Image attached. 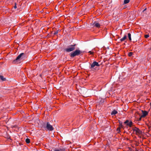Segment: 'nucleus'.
<instances>
[{
    "instance_id": "dca6fc26",
    "label": "nucleus",
    "mask_w": 151,
    "mask_h": 151,
    "mask_svg": "<svg viewBox=\"0 0 151 151\" xmlns=\"http://www.w3.org/2000/svg\"><path fill=\"white\" fill-rule=\"evenodd\" d=\"M130 1L129 0H124V4H127Z\"/></svg>"
},
{
    "instance_id": "39448f33",
    "label": "nucleus",
    "mask_w": 151,
    "mask_h": 151,
    "mask_svg": "<svg viewBox=\"0 0 151 151\" xmlns=\"http://www.w3.org/2000/svg\"><path fill=\"white\" fill-rule=\"evenodd\" d=\"M45 129L46 128L47 130L50 131H52L53 130V128L52 125H51L49 122H47L46 125L44 126Z\"/></svg>"
},
{
    "instance_id": "f03ea898",
    "label": "nucleus",
    "mask_w": 151,
    "mask_h": 151,
    "mask_svg": "<svg viewBox=\"0 0 151 151\" xmlns=\"http://www.w3.org/2000/svg\"><path fill=\"white\" fill-rule=\"evenodd\" d=\"M24 55V53H21L17 57L16 59L13 60V63H18L20 60L23 58Z\"/></svg>"
},
{
    "instance_id": "5701e85b",
    "label": "nucleus",
    "mask_w": 151,
    "mask_h": 151,
    "mask_svg": "<svg viewBox=\"0 0 151 151\" xmlns=\"http://www.w3.org/2000/svg\"><path fill=\"white\" fill-rule=\"evenodd\" d=\"M58 33V31H57L54 32V35H55L57 34Z\"/></svg>"
},
{
    "instance_id": "f257e3e1",
    "label": "nucleus",
    "mask_w": 151,
    "mask_h": 151,
    "mask_svg": "<svg viewBox=\"0 0 151 151\" xmlns=\"http://www.w3.org/2000/svg\"><path fill=\"white\" fill-rule=\"evenodd\" d=\"M82 53V52L79 50H76L75 51L71 52L70 54V56L74 57L76 56H78Z\"/></svg>"
},
{
    "instance_id": "6e6552de",
    "label": "nucleus",
    "mask_w": 151,
    "mask_h": 151,
    "mask_svg": "<svg viewBox=\"0 0 151 151\" xmlns=\"http://www.w3.org/2000/svg\"><path fill=\"white\" fill-rule=\"evenodd\" d=\"M142 112L143 114L141 115V117H145L148 114V112L146 111H142Z\"/></svg>"
},
{
    "instance_id": "9b49d317",
    "label": "nucleus",
    "mask_w": 151,
    "mask_h": 151,
    "mask_svg": "<svg viewBox=\"0 0 151 151\" xmlns=\"http://www.w3.org/2000/svg\"><path fill=\"white\" fill-rule=\"evenodd\" d=\"M127 37V36L126 35H125L123 38H121L120 40V41L121 42H122V41H124L125 40H126V39Z\"/></svg>"
},
{
    "instance_id": "7ed1b4c3",
    "label": "nucleus",
    "mask_w": 151,
    "mask_h": 151,
    "mask_svg": "<svg viewBox=\"0 0 151 151\" xmlns=\"http://www.w3.org/2000/svg\"><path fill=\"white\" fill-rule=\"evenodd\" d=\"M76 44L70 45L68 47L65 49V50L67 52H69L73 51L75 49Z\"/></svg>"
},
{
    "instance_id": "f3484780",
    "label": "nucleus",
    "mask_w": 151,
    "mask_h": 151,
    "mask_svg": "<svg viewBox=\"0 0 151 151\" xmlns=\"http://www.w3.org/2000/svg\"><path fill=\"white\" fill-rule=\"evenodd\" d=\"M133 53L132 52H130L128 53V56L129 57H131Z\"/></svg>"
},
{
    "instance_id": "a878e982",
    "label": "nucleus",
    "mask_w": 151,
    "mask_h": 151,
    "mask_svg": "<svg viewBox=\"0 0 151 151\" xmlns=\"http://www.w3.org/2000/svg\"><path fill=\"white\" fill-rule=\"evenodd\" d=\"M146 9L147 8H146L143 11V12H144V11H145V10H146Z\"/></svg>"
},
{
    "instance_id": "bb28decb",
    "label": "nucleus",
    "mask_w": 151,
    "mask_h": 151,
    "mask_svg": "<svg viewBox=\"0 0 151 151\" xmlns=\"http://www.w3.org/2000/svg\"><path fill=\"white\" fill-rule=\"evenodd\" d=\"M12 127H13L15 128L16 127V126H12Z\"/></svg>"
},
{
    "instance_id": "412c9836",
    "label": "nucleus",
    "mask_w": 151,
    "mask_h": 151,
    "mask_svg": "<svg viewBox=\"0 0 151 151\" xmlns=\"http://www.w3.org/2000/svg\"><path fill=\"white\" fill-rule=\"evenodd\" d=\"M120 127L118 128L117 129V131L119 132L120 131Z\"/></svg>"
},
{
    "instance_id": "20e7f679",
    "label": "nucleus",
    "mask_w": 151,
    "mask_h": 151,
    "mask_svg": "<svg viewBox=\"0 0 151 151\" xmlns=\"http://www.w3.org/2000/svg\"><path fill=\"white\" fill-rule=\"evenodd\" d=\"M132 130L134 132H135V134L137 135H139L142 133V131L136 127H133Z\"/></svg>"
},
{
    "instance_id": "4be33fe9",
    "label": "nucleus",
    "mask_w": 151,
    "mask_h": 151,
    "mask_svg": "<svg viewBox=\"0 0 151 151\" xmlns=\"http://www.w3.org/2000/svg\"><path fill=\"white\" fill-rule=\"evenodd\" d=\"M88 52L89 53H90V54H91V55L93 54V53H94L93 52H92L91 51H89Z\"/></svg>"
},
{
    "instance_id": "f8f14e48",
    "label": "nucleus",
    "mask_w": 151,
    "mask_h": 151,
    "mask_svg": "<svg viewBox=\"0 0 151 151\" xmlns=\"http://www.w3.org/2000/svg\"><path fill=\"white\" fill-rule=\"evenodd\" d=\"M117 113V111L115 110H114L111 113V115H114L116 114Z\"/></svg>"
},
{
    "instance_id": "1a4fd4ad",
    "label": "nucleus",
    "mask_w": 151,
    "mask_h": 151,
    "mask_svg": "<svg viewBox=\"0 0 151 151\" xmlns=\"http://www.w3.org/2000/svg\"><path fill=\"white\" fill-rule=\"evenodd\" d=\"M54 151H65V149L63 148H56L54 150Z\"/></svg>"
},
{
    "instance_id": "2eb2a0df",
    "label": "nucleus",
    "mask_w": 151,
    "mask_h": 151,
    "mask_svg": "<svg viewBox=\"0 0 151 151\" xmlns=\"http://www.w3.org/2000/svg\"><path fill=\"white\" fill-rule=\"evenodd\" d=\"M25 142L27 143H29L30 142V140L28 138H27L25 140Z\"/></svg>"
},
{
    "instance_id": "0eeeda50",
    "label": "nucleus",
    "mask_w": 151,
    "mask_h": 151,
    "mask_svg": "<svg viewBox=\"0 0 151 151\" xmlns=\"http://www.w3.org/2000/svg\"><path fill=\"white\" fill-rule=\"evenodd\" d=\"M93 25L94 27H96L98 28H99L100 26V24L98 22L95 21L93 23Z\"/></svg>"
},
{
    "instance_id": "b1692460",
    "label": "nucleus",
    "mask_w": 151,
    "mask_h": 151,
    "mask_svg": "<svg viewBox=\"0 0 151 151\" xmlns=\"http://www.w3.org/2000/svg\"><path fill=\"white\" fill-rule=\"evenodd\" d=\"M142 118H143V117H141V116L138 119V121H140L141 120V119Z\"/></svg>"
},
{
    "instance_id": "ddd939ff",
    "label": "nucleus",
    "mask_w": 151,
    "mask_h": 151,
    "mask_svg": "<svg viewBox=\"0 0 151 151\" xmlns=\"http://www.w3.org/2000/svg\"><path fill=\"white\" fill-rule=\"evenodd\" d=\"M132 122L130 121L128 124H127V125L129 126L130 127H131L132 125Z\"/></svg>"
},
{
    "instance_id": "6ab92c4d",
    "label": "nucleus",
    "mask_w": 151,
    "mask_h": 151,
    "mask_svg": "<svg viewBox=\"0 0 151 151\" xmlns=\"http://www.w3.org/2000/svg\"><path fill=\"white\" fill-rule=\"evenodd\" d=\"M149 37V35H145V37L146 38H147Z\"/></svg>"
},
{
    "instance_id": "423d86ee",
    "label": "nucleus",
    "mask_w": 151,
    "mask_h": 151,
    "mask_svg": "<svg viewBox=\"0 0 151 151\" xmlns=\"http://www.w3.org/2000/svg\"><path fill=\"white\" fill-rule=\"evenodd\" d=\"M100 65L96 61H94L92 64L91 65V67H90V68L92 69L95 66H99Z\"/></svg>"
},
{
    "instance_id": "393cba45",
    "label": "nucleus",
    "mask_w": 151,
    "mask_h": 151,
    "mask_svg": "<svg viewBox=\"0 0 151 151\" xmlns=\"http://www.w3.org/2000/svg\"><path fill=\"white\" fill-rule=\"evenodd\" d=\"M14 8L15 9H16L17 8L16 3H15V5L14 6Z\"/></svg>"
},
{
    "instance_id": "4468645a",
    "label": "nucleus",
    "mask_w": 151,
    "mask_h": 151,
    "mask_svg": "<svg viewBox=\"0 0 151 151\" xmlns=\"http://www.w3.org/2000/svg\"><path fill=\"white\" fill-rule=\"evenodd\" d=\"M128 38H129V40L130 41H131V40H132V39H131V34L130 33H128Z\"/></svg>"
},
{
    "instance_id": "9d476101",
    "label": "nucleus",
    "mask_w": 151,
    "mask_h": 151,
    "mask_svg": "<svg viewBox=\"0 0 151 151\" xmlns=\"http://www.w3.org/2000/svg\"><path fill=\"white\" fill-rule=\"evenodd\" d=\"M0 79L2 81H5L6 80V78L4 77L3 76L1 75H0Z\"/></svg>"
},
{
    "instance_id": "aec40b11",
    "label": "nucleus",
    "mask_w": 151,
    "mask_h": 151,
    "mask_svg": "<svg viewBox=\"0 0 151 151\" xmlns=\"http://www.w3.org/2000/svg\"><path fill=\"white\" fill-rule=\"evenodd\" d=\"M120 123V125H119L120 127H120V129L121 128H123V127L122 125V123L120 124V123Z\"/></svg>"
},
{
    "instance_id": "a211bd4d",
    "label": "nucleus",
    "mask_w": 151,
    "mask_h": 151,
    "mask_svg": "<svg viewBox=\"0 0 151 151\" xmlns=\"http://www.w3.org/2000/svg\"><path fill=\"white\" fill-rule=\"evenodd\" d=\"M129 121L128 120H127L124 122V123L125 124H127H127H128L129 122Z\"/></svg>"
}]
</instances>
